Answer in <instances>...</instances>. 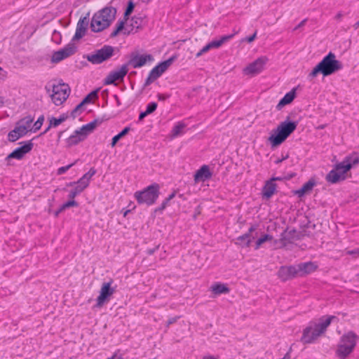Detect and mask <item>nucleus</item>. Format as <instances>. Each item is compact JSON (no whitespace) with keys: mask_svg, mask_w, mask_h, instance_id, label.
Instances as JSON below:
<instances>
[{"mask_svg":"<svg viewBox=\"0 0 359 359\" xmlns=\"http://www.w3.org/2000/svg\"><path fill=\"white\" fill-rule=\"evenodd\" d=\"M359 163V156L358 153H353L346 156L343 161L336 164L326 175L325 180L330 184H337L347 178V172L353 166Z\"/></svg>","mask_w":359,"mask_h":359,"instance_id":"obj_1","label":"nucleus"},{"mask_svg":"<svg viewBox=\"0 0 359 359\" xmlns=\"http://www.w3.org/2000/svg\"><path fill=\"white\" fill-rule=\"evenodd\" d=\"M292 114L287 116L285 120L281 122L276 129L272 130L268 138L271 148H276L283 144L287 137L297 129L299 120L292 121Z\"/></svg>","mask_w":359,"mask_h":359,"instance_id":"obj_2","label":"nucleus"},{"mask_svg":"<svg viewBox=\"0 0 359 359\" xmlns=\"http://www.w3.org/2000/svg\"><path fill=\"white\" fill-rule=\"evenodd\" d=\"M342 68L343 65L341 62L339 60H336L334 53L330 52L316 65V67L309 73V77L313 79L318 74H322L323 76H327Z\"/></svg>","mask_w":359,"mask_h":359,"instance_id":"obj_3","label":"nucleus"},{"mask_svg":"<svg viewBox=\"0 0 359 359\" xmlns=\"http://www.w3.org/2000/svg\"><path fill=\"white\" fill-rule=\"evenodd\" d=\"M116 9L107 6L95 13L91 20L90 29L93 32H100L109 27L115 20Z\"/></svg>","mask_w":359,"mask_h":359,"instance_id":"obj_4","label":"nucleus"},{"mask_svg":"<svg viewBox=\"0 0 359 359\" xmlns=\"http://www.w3.org/2000/svg\"><path fill=\"white\" fill-rule=\"evenodd\" d=\"M359 337L353 331L343 334L337 345L336 355L339 359H346L355 349Z\"/></svg>","mask_w":359,"mask_h":359,"instance_id":"obj_5","label":"nucleus"},{"mask_svg":"<svg viewBox=\"0 0 359 359\" xmlns=\"http://www.w3.org/2000/svg\"><path fill=\"white\" fill-rule=\"evenodd\" d=\"M160 194V185L154 182L142 191L135 192L134 197L138 204H146L150 206L156 202Z\"/></svg>","mask_w":359,"mask_h":359,"instance_id":"obj_6","label":"nucleus"},{"mask_svg":"<svg viewBox=\"0 0 359 359\" xmlns=\"http://www.w3.org/2000/svg\"><path fill=\"white\" fill-rule=\"evenodd\" d=\"M50 88H52L50 96L55 105H60L68 98L70 93V88L68 84L58 82L57 83H53L49 87L46 86L48 92L50 91Z\"/></svg>","mask_w":359,"mask_h":359,"instance_id":"obj_7","label":"nucleus"},{"mask_svg":"<svg viewBox=\"0 0 359 359\" xmlns=\"http://www.w3.org/2000/svg\"><path fill=\"white\" fill-rule=\"evenodd\" d=\"M114 52L111 46L104 45L100 49L95 50L93 53L86 55L85 58L93 65L101 64L111 58Z\"/></svg>","mask_w":359,"mask_h":359,"instance_id":"obj_8","label":"nucleus"},{"mask_svg":"<svg viewBox=\"0 0 359 359\" xmlns=\"http://www.w3.org/2000/svg\"><path fill=\"white\" fill-rule=\"evenodd\" d=\"M154 60L151 54L140 55L137 51H133L130 54L129 60L125 64L126 67L132 66L133 68H140L146 65L147 62Z\"/></svg>","mask_w":359,"mask_h":359,"instance_id":"obj_9","label":"nucleus"},{"mask_svg":"<svg viewBox=\"0 0 359 359\" xmlns=\"http://www.w3.org/2000/svg\"><path fill=\"white\" fill-rule=\"evenodd\" d=\"M334 319H337L334 316H325L320 318L319 322L313 326L311 332H313V337L311 339H317L318 337L324 334Z\"/></svg>","mask_w":359,"mask_h":359,"instance_id":"obj_10","label":"nucleus"},{"mask_svg":"<svg viewBox=\"0 0 359 359\" xmlns=\"http://www.w3.org/2000/svg\"><path fill=\"white\" fill-rule=\"evenodd\" d=\"M19 144H21V146L15 149L11 154L7 156V160L10 158L21 160L27 154L32 151L34 147V144L32 143V140L20 142H19Z\"/></svg>","mask_w":359,"mask_h":359,"instance_id":"obj_11","label":"nucleus"},{"mask_svg":"<svg viewBox=\"0 0 359 359\" xmlns=\"http://www.w3.org/2000/svg\"><path fill=\"white\" fill-rule=\"evenodd\" d=\"M112 283L113 280L111 279L109 282L103 283L100 292V295L96 299L97 303L94 307L100 308L105 302L109 300L110 297L114 292V289L111 287Z\"/></svg>","mask_w":359,"mask_h":359,"instance_id":"obj_12","label":"nucleus"},{"mask_svg":"<svg viewBox=\"0 0 359 359\" xmlns=\"http://www.w3.org/2000/svg\"><path fill=\"white\" fill-rule=\"evenodd\" d=\"M76 46L73 43H69L62 49L53 53L51 57V62L53 63H58L62 60L74 55L76 52Z\"/></svg>","mask_w":359,"mask_h":359,"instance_id":"obj_13","label":"nucleus"},{"mask_svg":"<svg viewBox=\"0 0 359 359\" xmlns=\"http://www.w3.org/2000/svg\"><path fill=\"white\" fill-rule=\"evenodd\" d=\"M268 58L266 56H262L256 59L254 62L249 64L245 69L244 73L245 74H258L262 72L268 62Z\"/></svg>","mask_w":359,"mask_h":359,"instance_id":"obj_14","label":"nucleus"},{"mask_svg":"<svg viewBox=\"0 0 359 359\" xmlns=\"http://www.w3.org/2000/svg\"><path fill=\"white\" fill-rule=\"evenodd\" d=\"M128 72V68L124 64L121 66L120 69L111 72L108 76L104 79V85L115 84L116 81H123Z\"/></svg>","mask_w":359,"mask_h":359,"instance_id":"obj_15","label":"nucleus"},{"mask_svg":"<svg viewBox=\"0 0 359 359\" xmlns=\"http://www.w3.org/2000/svg\"><path fill=\"white\" fill-rule=\"evenodd\" d=\"M176 59L177 56L172 55L168 60L159 62L149 72V74H150L151 76L156 80L168 69Z\"/></svg>","mask_w":359,"mask_h":359,"instance_id":"obj_16","label":"nucleus"},{"mask_svg":"<svg viewBox=\"0 0 359 359\" xmlns=\"http://www.w3.org/2000/svg\"><path fill=\"white\" fill-rule=\"evenodd\" d=\"M235 34L229 35H224L219 40H214L206 44L200 51L196 54V57H201L203 54L207 53L212 48H218L222 46L225 42L231 39Z\"/></svg>","mask_w":359,"mask_h":359,"instance_id":"obj_17","label":"nucleus"},{"mask_svg":"<svg viewBox=\"0 0 359 359\" xmlns=\"http://www.w3.org/2000/svg\"><path fill=\"white\" fill-rule=\"evenodd\" d=\"M257 227L258 224L251 225L247 233L236 238L235 244L242 248H249L251 245L252 239H254V236H252V233L257 229Z\"/></svg>","mask_w":359,"mask_h":359,"instance_id":"obj_18","label":"nucleus"},{"mask_svg":"<svg viewBox=\"0 0 359 359\" xmlns=\"http://www.w3.org/2000/svg\"><path fill=\"white\" fill-rule=\"evenodd\" d=\"M297 266H282L278 271V276L281 280L287 281L299 276Z\"/></svg>","mask_w":359,"mask_h":359,"instance_id":"obj_19","label":"nucleus"},{"mask_svg":"<svg viewBox=\"0 0 359 359\" xmlns=\"http://www.w3.org/2000/svg\"><path fill=\"white\" fill-rule=\"evenodd\" d=\"M88 26V19L87 17L81 18L77 23L76 33L72 41H78L83 38L86 32Z\"/></svg>","mask_w":359,"mask_h":359,"instance_id":"obj_20","label":"nucleus"},{"mask_svg":"<svg viewBox=\"0 0 359 359\" xmlns=\"http://www.w3.org/2000/svg\"><path fill=\"white\" fill-rule=\"evenodd\" d=\"M212 173L207 165H202L194 174L195 182H205L212 177Z\"/></svg>","mask_w":359,"mask_h":359,"instance_id":"obj_21","label":"nucleus"},{"mask_svg":"<svg viewBox=\"0 0 359 359\" xmlns=\"http://www.w3.org/2000/svg\"><path fill=\"white\" fill-rule=\"evenodd\" d=\"M27 131L25 126L16 124L15 128L8 133V139L10 142H15L19 138L25 136L27 133Z\"/></svg>","mask_w":359,"mask_h":359,"instance_id":"obj_22","label":"nucleus"},{"mask_svg":"<svg viewBox=\"0 0 359 359\" xmlns=\"http://www.w3.org/2000/svg\"><path fill=\"white\" fill-rule=\"evenodd\" d=\"M86 138L80 132V130H76L74 133L66 139V147L70 148L73 146L79 144L80 142L84 141Z\"/></svg>","mask_w":359,"mask_h":359,"instance_id":"obj_23","label":"nucleus"},{"mask_svg":"<svg viewBox=\"0 0 359 359\" xmlns=\"http://www.w3.org/2000/svg\"><path fill=\"white\" fill-rule=\"evenodd\" d=\"M316 185V182L315 179L312 177L306 183H304L299 189L295 190L294 194L299 198H302L306 194H309L310 191H311Z\"/></svg>","mask_w":359,"mask_h":359,"instance_id":"obj_24","label":"nucleus"},{"mask_svg":"<svg viewBox=\"0 0 359 359\" xmlns=\"http://www.w3.org/2000/svg\"><path fill=\"white\" fill-rule=\"evenodd\" d=\"M103 121L102 118H95L93 121L82 126L79 130L87 138L88 135L91 133L97 126L100 125Z\"/></svg>","mask_w":359,"mask_h":359,"instance_id":"obj_25","label":"nucleus"},{"mask_svg":"<svg viewBox=\"0 0 359 359\" xmlns=\"http://www.w3.org/2000/svg\"><path fill=\"white\" fill-rule=\"evenodd\" d=\"M297 267L299 276L309 274L315 271L317 269V266L311 262L301 263L297 265Z\"/></svg>","mask_w":359,"mask_h":359,"instance_id":"obj_26","label":"nucleus"},{"mask_svg":"<svg viewBox=\"0 0 359 359\" xmlns=\"http://www.w3.org/2000/svg\"><path fill=\"white\" fill-rule=\"evenodd\" d=\"M296 90L297 88H293L290 92L287 93L279 101L276 109L280 110L284 106L292 103L297 96Z\"/></svg>","mask_w":359,"mask_h":359,"instance_id":"obj_27","label":"nucleus"},{"mask_svg":"<svg viewBox=\"0 0 359 359\" xmlns=\"http://www.w3.org/2000/svg\"><path fill=\"white\" fill-rule=\"evenodd\" d=\"M276 187V183L272 182L270 180H267L262 190V197L266 199L271 198L275 194Z\"/></svg>","mask_w":359,"mask_h":359,"instance_id":"obj_28","label":"nucleus"},{"mask_svg":"<svg viewBox=\"0 0 359 359\" xmlns=\"http://www.w3.org/2000/svg\"><path fill=\"white\" fill-rule=\"evenodd\" d=\"M297 231L295 229H292L288 231L287 229H285L280 235V241L284 246L287 244L292 243L293 241L295 238V234Z\"/></svg>","mask_w":359,"mask_h":359,"instance_id":"obj_29","label":"nucleus"},{"mask_svg":"<svg viewBox=\"0 0 359 359\" xmlns=\"http://www.w3.org/2000/svg\"><path fill=\"white\" fill-rule=\"evenodd\" d=\"M313 330V326H308L303 330L302 336L301 337V341L304 344H312L316 339H311L313 337V332H311Z\"/></svg>","mask_w":359,"mask_h":359,"instance_id":"obj_30","label":"nucleus"},{"mask_svg":"<svg viewBox=\"0 0 359 359\" xmlns=\"http://www.w3.org/2000/svg\"><path fill=\"white\" fill-rule=\"evenodd\" d=\"M212 292L216 294H227L229 292V287L224 283H215L211 286Z\"/></svg>","mask_w":359,"mask_h":359,"instance_id":"obj_31","label":"nucleus"},{"mask_svg":"<svg viewBox=\"0 0 359 359\" xmlns=\"http://www.w3.org/2000/svg\"><path fill=\"white\" fill-rule=\"evenodd\" d=\"M79 203L75 200H69L65 203H63L55 212L54 216L57 217L59 215L65 211L66 209L69 208L71 207H78Z\"/></svg>","mask_w":359,"mask_h":359,"instance_id":"obj_32","label":"nucleus"},{"mask_svg":"<svg viewBox=\"0 0 359 359\" xmlns=\"http://www.w3.org/2000/svg\"><path fill=\"white\" fill-rule=\"evenodd\" d=\"M67 118H68L67 114H62L57 118H55V117L50 118L49 120V128L57 127L60 124H61L62 123L65 121L67 119Z\"/></svg>","mask_w":359,"mask_h":359,"instance_id":"obj_33","label":"nucleus"},{"mask_svg":"<svg viewBox=\"0 0 359 359\" xmlns=\"http://www.w3.org/2000/svg\"><path fill=\"white\" fill-rule=\"evenodd\" d=\"M130 130L129 126L125 127L120 133L114 136L111 140V146L114 147L117 142L124 136H126Z\"/></svg>","mask_w":359,"mask_h":359,"instance_id":"obj_34","label":"nucleus"},{"mask_svg":"<svg viewBox=\"0 0 359 359\" xmlns=\"http://www.w3.org/2000/svg\"><path fill=\"white\" fill-rule=\"evenodd\" d=\"M186 126L187 125L184 122H177L171 130L172 137H175L182 135L183 133V130L186 128Z\"/></svg>","mask_w":359,"mask_h":359,"instance_id":"obj_35","label":"nucleus"},{"mask_svg":"<svg viewBox=\"0 0 359 359\" xmlns=\"http://www.w3.org/2000/svg\"><path fill=\"white\" fill-rule=\"evenodd\" d=\"M98 91L99 89L94 90L88 93L81 101V104H86L91 103L92 101L95 99L98 98Z\"/></svg>","mask_w":359,"mask_h":359,"instance_id":"obj_36","label":"nucleus"},{"mask_svg":"<svg viewBox=\"0 0 359 359\" xmlns=\"http://www.w3.org/2000/svg\"><path fill=\"white\" fill-rule=\"evenodd\" d=\"M272 239H273V236L271 235L264 234V235L262 236L260 238H259L257 240V241L255 243V249L258 250L263 243H264L265 242H267V241H271Z\"/></svg>","mask_w":359,"mask_h":359,"instance_id":"obj_37","label":"nucleus"},{"mask_svg":"<svg viewBox=\"0 0 359 359\" xmlns=\"http://www.w3.org/2000/svg\"><path fill=\"white\" fill-rule=\"evenodd\" d=\"M125 28L124 21H118L116 25L115 29L111 33L109 37L114 38L118 35V34L122 32Z\"/></svg>","mask_w":359,"mask_h":359,"instance_id":"obj_38","label":"nucleus"},{"mask_svg":"<svg viewBox=\"0 0 359 359\" xmlns=\"http://www.w3.org/2000/svg\"><path fill=\"white\" fill-rule=\"evenodd\" d=\"M142 21V18H138L137 16H133L131 19V24H130V27H132V29L130 31H128V32H124L123 34H126V35H129L131 32V31L133 30V27H136L137 29H139L140 28V22Z\"/></svg>","mask_w":359,"mask_h":359,"instance_id":"obj_39","label":"nucleus"},{"mask_svg":"<svg viewBox=\"0 0 359 359\" xmlns=\"http://www.w3.org/2000/svg\"><path fill=\"white\" fill-rule=\"evenodd\" d=\"M34 118L31 116H25L23 118H21L18 123L17 125L20 126H25L27 128L29 127L31 123L33 122Z\"/></svg>","mask_w":359,"mask_h":359,"instance_id":"obj_40","label":"nucleus"},{"mask_svg":"<svg viewBox=\"0 0 359 359\" xmlns=\"http://www.w3.org/2000/svg\"><path fill=\"white\" fill-rule=\"evenodd\" d=\"M43 121H44L43 115L40 116L38 118L37 121L34 123L33 128L30 130H32L33 132H36V131L39 130L41 128Z\"/></svg>","mask_w":359,"mask_h":359,"instance_id":"obj_41","label":"nucleus"},{"mask_svg":"<svg viewBox=\"0 0 359 359\" xmlns=\"http://www.w3.org/2000/svg\"><path fill=\"white\" fill-rule=\"evenodd\" d=\"M77 161H78V160L75 161L74 163H72L71 164H69V165H67L66 166H62V167L59 168L57 169V175H63L69 169H70L73 165H74L76 163Z\"/></svg>","mask_w":359,"mask_h":359,"instance_id":"obj_42","label":"nucleus"},{"mask_svg":"<svg viewBox=\"0 0 359 359\" xmlns=\"http://www.w3.org/2000/svg\"><path fill=\"white\" fill-rule=\"evenodd\" d=\"M84 104H81V102L76 106V107L72 111L71 116L73 118H75L79 114H81L82 108Z\"/></svg>","mask_w":359,"mask_h":359,"instance_id":"obj_43","label":"nucleus"},{"mask_svg":"<svg viewBox=\"0 0 359 359\" xmlns=\"http://www.w3.org/2000/svg\"><path fill=\"white\" fill-rule=\"evenodd\" d=\"M158 107V104L155 102H150L147 104L146 108V112L149 115L154 112Z\"/></svg>","mask_w":359,"mask_h":359,"instance_id":"obj_44","label":"nucleus"},{"mask_svg":"<svg viewBox=\"0 0 359 359\" xmlns=\"http://www.w3.org/2000/svg\"><path fill=\"white\" fill-rule=\"evenodd\" d=\"M97 172V170L96 169L93 167L91 168L88 172H87L86 173H85L82 177L85 179V180H87L89 182L90 181V179L91 177L95 175Z\"/></svg>","mask_w":359,"mask_h":359,"instance_id":"obj_45","label":"nucleus"},{"mask_svg":"<svg viewBox=\"0 0 359 359\" xmlns=\"http://www.w3.org/2000/svg\"><path fill=\"white\" fill-rule=\"evenodd\" d=\"M52 40L56 43H60L62 40L60 32L57 30H54L52 34Z\"/></svg>","mask_w":359,"mask_h":359,"instance_id":"obj_46","label":"nucleus"},{"mask_svg":"<svg viewBox=\"0 0 359 359\" xmlns=\"http://www.w3.org/2000/svg\"><path fill=\"white\" fill-rule=\"evenodd\" d=\"M76 183L79 186H81L84 189H86L90 184V182L87 180H85L83 177L77 180Z\"/></svg>","mask_w":359,"mask_h":359,"instance_id":"obj_47","label":"nucleus"},{"mask_svg":"<svg viewBox=\"0 0 359 359\" xmlns=\"http://www.w3.org/2000/svg\"><path fill=\"white\" fill-rule=\"evenodd\" d=\"M294 176V174H291L290 175V176L288 177H272L270 180H271L272 182H274L275 181H282L284 179H286V180H290L292 179L293 177Z\"/></svg>","mask_w":359,"mask_h":359,"instance_id":"obj_48","label":"nucleus"},{"mask_svg":"<svg viewBox=\"0 0 359 359\" xmlns=\"http://www.w3.org/2000/svg\"><path fill=\"white\" fill-rule=\"evenodd\" d=\"M171 96L170 94L168 93H158L157 94V98L158 101H165V100L170 98Z\"/></svg>","mask_w":359,"mask_h":359,"instance_id":"obj_49","label":"nucleus"},{"mask_svg":"<svg viewBox=\"0 0 359 359\" xmlns=\"http://www.w3.org/2000/svg\"><path fill=\"white\" fill-rule=\"evenodd\" d=\"M156 79L151 76L150 74H149L147 78L146 79L144 83V88L151 85Z\"/></svg>","mask_w":359,"mask_h":359,"instance_id":"obj_50","label":"nucleus"},{"mask_svg":"<svg viewBox=\"0 0 359 359\" xmlns=\"http://www.w3.org/2000/svg\"><path fill=\"white\" fill-rule=\"evenodd\" d=\"M134 8H135V4L132 1H129L128 2V4H127V6H126V11L129 12L130 13H132L134 11Z\"/></svg>","mask_w":359,"mask_h":359,"instance_id":"obj_51","label":"nucleus"},{"mask_svg":"<svg viewBox=\"0 0 359 359\" xmlns=\"http://www.w3.org/2000/svg\"><path fill=\"white\" fill-rule=\"evenodd\" d=\"M180 318V316H175V317L170 318L166 321V327H168L170 325L175 323Z\"/></svg>","mask_w":359,"mask_h":359,"instance_id":"obj_52","label":"nucleus"},{"mask_svg":"<svg viewBox=\"0 0 359 359\" xmlns=\"http://www.w3.org/2000/svg\"><path fill=\"white\" fill-rule=\"evenodd\" d=\"M257 33V31H255L252 35L245 37L244 40L248 43H252L256 39Z\"/></svg>","mask_w":359,"mask_h":359,"instance_id":"obj_53","label":"nucleus"},{"mask_svg":"<svg viewBox=\"0 0 359 359\" xmlns=\"http://www.w3.org/2000/svg\"><path fill=\"white\" fill-rule=\"evenodd\" d=\"M78 196L77 193L72 189L69 191L68 198L69 200H74V198Z\"/></svg>","mask_w":359,"mask_h":359,"instance_id":"obj_54","label":"nucleus"},{"mask_svg":"<svg viewBox=\"0 0 359 359\" xmlns=\"http://www.w3.org/2000/svg\"><path fill=\"white\" fill-rule=\"evenodd\" d=\"M159 248V245H156L155 246L154 248H148L147 250H146V253L147 255H153Z\"/></svg>","mask_w":359,"mask_h":359,"instance_id":"obj_55","label":"nucleus"},{"mask_svg":"<svg viewBox=\"0 0 359 359\" xmlns=\"http://www.w3.org/2000/svg\"><path fill=\"white\" fill-rule=\"evenodd\" d=\"M307 22V18L304 19L302 21H301L294 28V31L297 30L298 29L302 27L305 25L306 22Z\"/></svg>","mask_w":359,"mask_h":359,"instance_id":"obj_56","label":"nucleus"},{"mask_svg":"<svg viewBox=\"0 0 359 359\" xmlns=\"http://www.w3.org/2000/svg\"><path fill=\"white\" fill-rule=\"evenodd\" d=\"M167 205H165L164 203H161L160 206H158V208H156L155 209V212H162L165 208H166Z\"/></svg>","mask_w":359,"mask_h":359,"instance_id":"obj_57","label":"nucleus"},{"mask_svg":"<svg viewBox=\"0 0 359 359\" xmlns=\"http://www.w3.org/2000/svg\"><path fill=\"white\" fill-rule=\"evenodd\" d=\"M167 205H165L164 203H161L160 206H158V208H156L155 209V212H162L165 208H166Z\"/></svg>","mask_w":359,"mask_h":359,"instance_id":"obj_58","label":"nucleus"},{"mask_svg":"<svg viewBox=\"0 0 359 359\" xmlns=\"http://www.w3.org/2000/svg\"><path fill=\"white\" fill-rule=\"evenodd\" d=\"M73 189L77 193L78 195L81 194L85 190L78 184H76V186H75Z\"/></svg>","mask_w":359,"mask_h":359,"instance_id":"obj_59","label":"nucleus"},{"mask_svg":"<svg viewBox=\"0 0 359 359\" xmlns=\"http://www.w3.org/2000/svg\"><path fill=\"white\" fill-rule=\"evenodd\" d=\"M149 114L146 112V111H141L139 114V117H138V121H143V119L147 116H148Z\"/></svg>","mask_w":359,"mask_h":359,"instance_id":"obj_60","label":"nucleus"},{"mask_svg":"<svg viewBox=\"0 0 359 359\" xmlns=\"http://www.w3.org/2000/svg\"><path fill=\"white\" fill-rule=\"evenodd\" d=\"M201 214V207L200 205H198L196 209H195V211H194V214L193 215V217L194 219H196L197 218V217Z\"/></svg>","mask_w":359,"mask_h":359,"instance_id":"obj_61","label":"nucleus"},{"mask_svg":"<svg viewBox=\"0 0 359 359\" xmlns=\"http://www.w3.org/2000/svg\"><path fill=\"white\" fill-rule=\"evenodd\" d=\"M131 15L130 13L128 12L127 13V11H124V13H123V19L121 20V21H124V25L126 24V21L128 20L129 18V16Z\"/></svg>","mask_w":359,"mask_h":359,"instance_id":"obj_62","label":"nucleus"},{"mask_svg":"<svg viewBox=\"0 0 359 359\" xmlns=\"http://www.w3.org/2000/svg\"><path fill=\"white\" fill-rule=\"evenodd\" d=\"M176 196V191H173L168 197L167 198L170 201L172 199H173Z\"/></svg>","mask_w":359,"mask_h":359,"instance_id":"obj_63","label":"nucleus"},{"mask_svg":"<svg viewBox=\"0 0 359 359\" xmlns=\"http://www.w3.org/2000/svg\"><path fill=\"white\" fill-rule=\"evenodd\" d=\"M130 212H131V210H130V209L126 210L125 208H123L121 210V212L123 213V215L124 217H126L128 215V214Z\"/></svg>","mask_w":359,"mask_h":359,"instance_id":"obj_64","label":"nucleus"}]
</instances>
